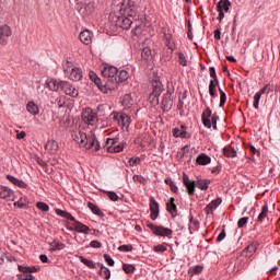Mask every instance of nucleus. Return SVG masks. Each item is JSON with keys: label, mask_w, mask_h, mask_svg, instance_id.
Here are the masks:
<instances>
[{"label": "nucleus", "mask_w": 280, "mask_h": 280, "mask_svg": "<svg viewBox=\"0 0 280 280\" xmlns=\"http://www.w3.org/2000/svg\"><path fill=\"white\" fill-rule=\"evenodd\" d=\"M122 106L130 107L132 106V96L130 94H125L122 97Z\"/></svg>", "instance_id": "obj_47"}, {"label": "nucleus", "mask_w": 280, "mask_h": 280, "mask_svg": "<svg viewBox=\"0 0 280 280\" xmlns=\"http://www.w3.org/2000/svg\"><path fill=\"white\" fill-rule=\"evenodd\" d=\"M257 248H259V243L253 242L243 250V253L245 257H253V255L257 253Z\"/></svg>", "instance_id": "obj_22"}, {"label": "nucleus", "mask_w": 280, "mask_h": 280, "mask_svg": "<svg viewBox=\"0 0 280 280\" xmlns=\"http://www.w3.org/2000/svg\"><path fill=\"white\" fill-rule=\"evenodd\" d=\"M13 205H14V207H19V209H23V208L27 207V197H21Z\"/></svg>", "instance_id": "obj_40"}, {"label": "nucleus", "mask_w": 280, "mask_h": 280, "mask_svg": "<svg viewBox=\"0 0 280 280\" xmlns=\"http://www.w3.org/2000/svg\"><path fill=\"white\" fill-rule=\"evenodd\" d=\"M230 8H231V1L229 0H221L217 3V10L219 12L220 23H222V20L224 19V12H229Z\"/></svg>", "instance_id": "obj_15"}, {"label": "nucleus", "mask_w": 280, "mask_h": 280, "mask_svg": "<svg viewBox=\"0 0 280 280\" xmlns=\"http://www.w3.org/2000/svg\"><path fill=\"white\" fill-rule=\"evenodd\" d=\"M50 246H52L51 250H65V244L60 242L54 241Z\"/></svg>", "instance_id": "obj_48"}, {"label": "nucleus", "mask_w": 280, "mask_h": 280, "mask_svg": "<svg viewBox=\"0 0 280 280\" xmlns=\"http://www.w3.org/2000/svg\"><path fill=\"white\" fill-rule=\"evenodd\" d=\"M118 250H120V253H130L132 252V245H121L118 247Z\"/></svg>", "instance_id": "obj_62"}, {"label": "nucleus", "mask_w": 280, "mask_h": 280, "mask_svg": "<svg viewBox=\"0 0 280 280\" xmlns=\"http://www.w3.org/2000/svg\"><path fill=\"white\" fill-rule=\"evenodd\" d=\"M265 93L268 95V93H272V86L270 84H266L262 89H260L255 95H254V103L253 106L256 110H259V102L261 100V96L265 95Z\"/></svg>", "instance_id": "obj_9"}, {"label": "nucleus", "mask_w": 280, "mask_h": 280, "mask_svg": "<svg viewBox=\"0 0 280 280\" xmlns=\"http://www.w3.org/2000/svg\"><path fill=\"white\" fill-rule=\"evenodd\" d=\"M189 275H200L202 272V266L197 265L188 270Z\"/></svg>", "instance_id": "obj_54"}, {"label": "nucleus", "mask_w": 280, "mask_h": 280, "mask_svg": "<svg viewBox=\"0 0 280 280\" xmlns=\"http://www.w3.org/2000/svg\"><path fill=\"white\" fill-rule=\"evenodd\" d=\"M72 139L75 143H79L80 148H85V150H91L92 152L100 151V142L93 132L86 135L82 129H74L72 131Z\"/></svg>", "instance_id": "obj_1"}, {"label": "nucleus", "mask_w": 280, "mask_h": 280, "mask_svg": "<svg viewBox=\"0 0 280 280\" xmlns=\"http://www.w3.org/2000/svg\"><path fill=\"white\" fill-rule=\"evenodd\" d=\"M149 229L153 231L154 235H158L160 237H172V229L165 228L163 225H154V224H149Z\"/></svg>", "instance_id": "obj_8"}, {"label": "nucleus", "mask_w": 280, "mask_h": 280, "mask_svg": "<svg viewBox=\"0 0 280 280\" xmlns=\"http://www.w3.org/2000/svg\"><path fill=\"white\" fill-rule=\"evenodd\" d=\"M100 275L105 279H110V269H108L104 265H101Z\"/></svg>", "instance_id": "obj_41"}, {"label": "nucleus", "mask_w": 280, "mask_h": 280, "mask_svg": "<svg viewBox=\"0 0 280 280\" xmlns=\"http://www.w3.org/2000/svg\"><path fill=\"white\" fill-rule=\"evenodd\" d=\"M79 38L83 45H91L93 43V33L89 30L82 31Z\"/></svg>", "instance_id": "obj_18"}, {"label": "nucleus", "mask_w": 280, "mask_h": 280, "mask_svg": "<svg viewBox=\"0 0 280 280\" xmlns=\"http://www.w3.org/2000/svg\"><path fill=\"white\" fill-rule=\"evenodd\" d=\"M103 257H104L106 264H108V266H115V260H113V259L110 258V255L104 254Z\"/></svg>", "instance_id": "obj_63"}, {"label": "nucleus", "mask_w": 280, "mask_h": 280, "mask_svg": "<svg viewBox=\"0 0 280 280\" xmlns=\"http://www.w3.org/2000/svg\"><path fill=\"white\" fill-rule=\"evenodd\" d=\"M0 198L7 202H14V190L8 186H0Z\"/></svg>", "instance_id": "obj_14"}, {"label": "nucleus", "mask_w": 280, "mask_h": 280, "mask_svg": "<svg viewBox=\"0 0 280 280\" xmlns=\"http://www.w3.org/2000/svg\"><path fill=\"white\" fill-rule=\"evenodd\" d=\"M26 110L31 115H38L40 113L38 105H36V103H34L33 101H31L26 104Z\"/></svg>", "instance_id": "obj_32"}, {"label": "nucleus", "mask_w": 280, "mask_h": 280, "mask_svg": "<svg viewBox=\"0 0 280 280\" xmlns=\"http://www.w3.org/2000/svg\"><path fill=\"white\" fill-rule=\"evenodd\" d=\"M140 163H141L140 158H131L128 161V164L130 165V167H135V165H139Z\"/></svg>", "instance_id": "obj_60"}, {"label": "nucleus", "mask_w": 280, "mask_h": 280, "mask_svg": "<svg viewBox=\"0 0 280 280\" xmlns=\"http://www.w3.org/2000/svg\"><path fill=\"white\" fill-rule=\"evenodd\" d=\"M119 138H108L105 142V148L109 154H117L119 152H124V148H126V143L121 142L119 144Z\"/></svg>", "instance_id": "obj_5"}, {"label": "nucleus", "mask_w": 280, "mask_h": 280, "mask_svg": "<svg viewBox=\"0 0 280 280\" xmlns=\"http://www.w3.org/2000/svg\"><path fill=\"white\" fill-rule=\"evenodd\" d=\"M117 68L113 66H106L102 70V75L105 79L107 91H115V89L119 86V81L117 80Z\"/></svg>", "instance_id": "obj_2"}, {"label": "nucleus", "mask_w": 280, "mask_h": 280, "mask_svg": "<svg viewBox=\"0 0 280 280\" xmlns=\"http://www.w3.org/2000/svg\"><path fill=\"white\" fill-rule=\"evenodd\" d=\"M77 10L83 16H91V14H93V12H95V2L91 1V2H88L85 5L78 4Z\"/></svg>", "instance_id": "obj_12"}, {"label": "nucleus", "mask_w": 280, "mask_h": 280, "mask_svg": "<svg viewBox=\"0 0 280 280\" xmlns=\"http://www.w3.org/2000/svg\"><path fill=\"white\" fill-rule=\"evenodd\" d=\"M56 214L60 215V218H65L66 220H70V222H75V218L73 215H71V213L60 210V209H56Z\"/></svg>", "instance_id": "obj_36"}, {"label": "nucleus", "mask_w": 280, "mask_h": 280, "mask_svg": "<svg viewBox=\"0 0 280 280\" xmlns=\"http://www.w3.org/2000/svg\"><path fill=\"white\" fill-rule=\"evenodd\" d=\"M172 106H174V101L172 100V93L166 92L162 100L163 110H165L166 113H170V110H172Z\"/></svg>", "instance_id": "obj_17"}, {"label": "nucleus", "mask_w": 280, "mask_h": 280, "mask_svg": "<svg viewBox=\"0 0 280 280\" xmlns=\"http://www.w3.org/2000/svg\"><path fill=\"white\" fill-rule=\"evenodd\" d=\"M82 121L88 124V126H95L100 119L97 118V113L91 108H85L82 112Z\"/></svg>", "instance_id": "obj_7"}, {"label": "nucleus", "mask_w": 280, "mask_h": 280, "mask_svg": "<svg viewBox=\"0 0 280 280\" xmlns=\"http://www.w3.org/2000/svg\"><path fill=\"white\" fill-rule=\"evenodd\" d=\"M62 67L69 80H72V82H80L82 80V69L73 66L70 61L63 62Z\"/></svg>", "instance_id": "obj_4"}, {"label": "nucleus", "mask_w": 280, "mask_h": 280, "mask_svg": "<svg viewBox=\"0 0 280 280\" xmlns=\"http://www.w3.org/2000/svg\"><path fill=\"white\" fill-rule=\"evenodd\" d=\"M79 260L81 261V264H84V266H88V268L95 269V265L93 264V260H89L83 256H79Z\"/></svg>", "instance_id": "obj_44"}, {"label": "nucleus", "mask_w": 280, "mask_h": 280, "mask_svg": "<svg viewBox=\"0 0 280 280\" xmlns=\"http://www.w3.org/2000/svg\"><path fill=\"white\" fill-rule=\"evenodd\" d=\"M209 73H210V78H212V81L215 82V84H220V81L218 80V74L215 73V68L210 67Z\"/></svg>", "instance_id": "obj_51"}, {"label": "nucleus", "mask_w": 280, "mask_h": 280, "mask_svg": "<svg viewBox=\"0 0 280 280\" xmlns=\"http://www.w3.org/2000/svg\"><path fill=\"white\" fill-rule=\"evenodd\" d=\"M7 179L9 180V183H12V185H15V187H20L21 189H25L27 187V184H25V182L12 175H7Z\"/></svg>", "instance_id": "obj_28"}, {"label": "nucleus", "mask_w": 280, "mask_h": 280, "mask_svg": "<svg viewBox=\"0 0 280 280\" xmlns=\"http://www.w3.org/2000/svg\"><path fill=\"white\" fill-rule=\"evenodd\" d=\"M197 165H209L211 163V158L205 153H201L196 159Z\"/></svg>", "instance_id": "obj_31"}, {"label": "nucleus", "mask_w": 280, "mask_h": 280, "mask_svg": "<svg viewBox=\"0 0 280 280\" xmlns=\"http://www.w3.org/2000/svg\"><path fill=\"white\" fill-rule=\"evenodd\" d=\"M36 207L37 209H39V211H45V212L49 211V206L45 202L39 201L36 203Z\"/></svg>", "instance_id": "obj_58"}, {"label": "nucleus", "mask_w": 280, "mask_h": 280, "mask_svg": "<svg viewBox=\"0 0 280 280\" xmlns=\"http://www.w3.org/2000/svg\"><path fill=\"white\" fill-rule=\"evenodd\" d=\"M164 88H163V83L161 82V80L155 79L152 81V95H161V93H163Z\"/></svg>", "instance_id": "obj_23"}, {"label": "nucleus", "mask_w": 280, "mask_h": 280, "mask_svg": "<svg viewBox=\"0 0 280 280\" xmlns=\"http://www.w3.org/2000/svg\"><path fill=\"white\" fill-rule=\"evenodd\" d=\"M174 198H170L166 202V211L171 213L172 218H176L178 215V208L176 207V203Z\"/></svg>", "instance_id": "obj_21"}, {"label": "nucleus", "mask_w": 280, "mask_h": 280, "mask_svg": "<svg viewBox=\"0 0 280 280\" xmlns=\"http://www.w3.org/2000/svg\"><path fill=\"white\" fill-rule=\"evenodd\" d=\"M219 93H220V104H219V106L222 107V106H224V104H226V93H224V91H222L221 88H219Z\"/></svg>", "instance_id": "obj_52"}, {"label": "nucleus", "mask_w": 280, "mask_h": 280, "mask_svg": "<svg viewBox=\"0 0 280 280\" xmlns=\"http://www.w3.org/2000/svg\"><path fill=\"white\" fill-rule=\"evenodd\" d=\"M267 218H268V205H265L261 207V212L259 213L256 221L259 222V224H261V222H265Z\"/></svg>", "instance_id": "obj_35"}, {"label": "nucleus", "mask_w": 280, "mask_h": 280, "mask_svg": "<svg viewBox=\"0 0 280 280\" xmlns=\"http://www.w3.org/2000/svg\"><path fill=\"white\" fill-rule=\"evenodd\" d=\"M245 148L246 150H249V152H252L253 155L259 156V150H257L253 144H246Z\"/></svg>", "instance_id": "obj_59"}, {"label": "nucleus", "mask_w": 280, "mask_h": 280, "mask_svg": "<svg viewBox=\"0 0 280 280\" xmlns=\"http://www.w3.org/2000/svg\"><path fill=\"white\" fill-rule=\"evenodd\" d=\"M150 211L151 220H156V218H159V202H156L154 197L150 198Z\"/></svg>", "instance_id": "obj_20"}, {"label": "nucleus", "mask_w": 280, "mask_h": 280, "mask_svg": "<svg viewBox=\"0 0 280 280\" xmlns=\"http://www.w3.org/2000/svg\"><path fill=\"white\" fill-rule=\"evenodd\" d=\"M117 25L122 30H130V25H132V20L129 16L122 15L117 20Z\"/></svg>", "instance_id": "obj_24"}, {"label": "nucleus", "mask_w": 280, "mask_h": 280, "mask_svg": "<svg viewBox=\"0 0 280 280\" xmlns=\"http://www.w3.org/2000/svg\"><path fill=\"white\" fill-rule=\"evenodd\" d=\"M88 207L92 211V213H94V215H104L102 210H100V208L97 206H95V203L89 201Z\"/></svg>", "instance_id": "obj_38"}, {"label": "nucleus", "mask_w": 280, "mask_h": 280, "mask_svg": "<svg viewBox=\"0 0 280 280\" xmlns=\"http://www.w3.org/2000/svg\"><path fill=\"white\" fill-rule=\"evenodd\" d=\"M159 96L160 95L150 94L151 104H153L154 106L159 105Z\"/></svg>", "instance_id": "obj_64"}, {"label": "nucleus", "mask_w": 280, "mask_h": 280, "mask_svg": "<svg viewBox=\"0 0 280 280\" xmlns=\"http://www.w3.org/2000/svg\"><path fill=\"white\" fill-rule=\"evenodd\" d=\"M73 222V228H74V231H77V233H84L85 235H89V226L83 224L82 222L78 221L74 219Z\"/></svg>", "instance_id": "obj_25"}, {"label": "nucleus", "mask_w": 280, "mask_h": 280, "mask_svg": "<svg viewBox=\"0 0 280 280\" xmlns=\"http://www.w3.org/2000/svg\"><path fill=\"white\" fill-rule=\"evenodd\" d=\"M183 183L184 187L186 188V192L188 196H194L196 194V180L189 179V176L187 174H183Z\"/></svg>", "instance_id": "obj_13"}, {"label": "nucleus", "mask_w": 280, "mask_h": 280, "mask_svg": "<svg viewBox=\"0 0 280 280\" xmlns=\"http://www.w3.org/2000/svg\"><path fill=\"white\" fill-rule=\"evenodd\" d=\"M63 81H57L56 79H50L46 82V86H48L49 91H61Z\"/></svg>", "instance_id": "obj_26"}, {"label": "nucleus", "mask_w": 280, "mask_h": 280, "mask_svg": "<svg viewBox=\"0 0 280 280\" xmlns=\"http://www.w3.org/2000/svg\"><path fill=\"white\" fill-rule=\"evenodd\" d=\"M217 86H220V84H217L215 81H210V83H209V93H210V96L212 98L215 97V88Z\"/></svg>", "instance_id": "obj_45"}, {"label": "nucleus", "mask_w": 280, "mask_h": 280, "mask_svg": "<svg viewBox=\"0 0 280 280\" xmlns=\"http://www.w3.org/2000/svg\"><path fill=\"white\" fill-rule=\"evenodd\" d=\"M89 78L92 82H94L97 89L102 91V93H108V88H106V81H102V79H100L94 71L89 72Z\"/></svg>", "instance_id": "obj_11"}, {"label": "nucleus", "mask_w": 280, "mask_h": 280, "mask_svg": "<svg viewBox=\"0 0 280 280\" xmlns=\"http://www.w3.org/2000/svg\"><path fill=\"white\" fill-rule=\"evenodd\" d=\"M141 58L145 65H152L154 56H152V49L150 47H144L141 52Z\"/></svg>", "instance_id": "obj_19"}, {"label": "nucleus", "mask_w": 280, "mask_h": 280, "mask_svg": "<svg viewBox=\"0 0 280 280\" xmlns=\"http://www.w3.org/2000/svg\"><path fill=\"white\" fill-rule=\"evenodd\" d=\"M18 279L19 280H32V279H34V276H32V273H28V272H23L21 275H18Z\"/></svg>", "instance_id": "obj_56"}, {"label": "nucleus", "mask_w": 280, "mask_h": 280, "mask_svg": "<svg viewBox=\"0 0 280 280\" xmlns=\"http://www.w3.org/2000/svg\"><path fill=\"white\" fill-rule=\"evenodd\" d=\"M116 12L120 14V16H130L135 19L137 16V3L132 0H122L118 5L115 8Z\"/></svg>", "instance_id": "obj_3"}, {"label": "nucleus", "mask_w": 280, "mask_h": 280, "mask_svg": "<svg viewBox=\"0 0 280 280\" xmlns=\"http://www.w3.org/2000/svg\"><path fill=\"white\" fill-rule=\"evenodd\" d=\"M121 116H122V114L121 113H117V112H113L110 114V117H112L113 121L118 124V126H121Z\"/></svg>", "instance_id": "obj_43"}, {"label": "nucleus", "mask_w": 280, "mask_h": 280, "mask_svg": "<svg viewBox=\"0 0 280 280\" xmlns=\"http://www.w3.org/2000/svg\"><path fill=\"white\" fill-rule=\"evenodd\" d=\"M177 58H178V62H179V65H182V67H187V57H185V54L177 52Z\"/></svg>", "instance_id": "obj_50"}, {"label": "nucleus", "mask_w": 280, "mask_h": 280, "mask_svg": "<svg viewBox=\"0 0 280 280\" xmlns=\"http://www.w3.org/2000/svg\"><path fill=\"white\" fill-rule=\"evenodd\" d=\"M189 231L191 233V231H198V228L200 226V222H198V220L194 219V217L190 215L189 218Z\"/></svg>", "instance_id": "obj_39"}, {"label": "nucleus", "mask_w": 280, "mask_h": 280, "mask_svg": "<svg viewBox=\"0 0 280 280\" xmlns=\"http://www.w3.org/2000/svg\"><path fill=\"white\" fill-rule=\"evenodd\" d=\"M130 121H131V118L130 116L126 115V114H122V116L120 117V125L119 126H122L124 127H128L130 126Z\"/></svg>", "instance_id": "obj_42"}, {"label": "nucleus", "mask_w": 280, "mask_h": 280, "mask_svg": "<svg viewBox=\"0 0 280 280\" xmlns=\"http://www.w3.org/2000/svg\"><path fill=\"white\" fill-rule=\"evenodd\" d=\"M223 154L224 156H226L228 159H235V156H237V151H235L233 148L231 147H226L223 149Z\"/></svg>", "instance_id": "obj_37"}, {"label": "nucleus", "mask_w": 280, "mask_h": 280, "mask_svg": "<svg viewBox=\"0 0 280 280\" xmlns=\"http://www.w3.org/2000/svg\"><path fill=\"white\" fill-rule=\"evenodd\" d=\"M220 116L218 114L211 115V108L207 107L201 114V121L205 128H211L212 125L218 124Z\"/></svg>", "instance_id": "obj_6"}, {"label": "nucleus", "mask_w": 280, "mask_h": 280, "mask_svg": "<svg viewBox=\"0 0 280 280\" xmlns=\"http://www.w3.org/2000/svg\"><path fill=\"white\" fill-rule=\"evenodd\" d=\"M45 150H47L49 154H56L58 152V142L55 140H48L45 145Z\"/></svg>", "instance_id": "obj_30"}, {"label": "nucleus", "mask_w": 280, "mask_h": 280, "mask_svg": "<svg viewBox=\"0 0 280 280\" xmlns=\"http://www.w3.org/2000/svg\"><path fill=\"white\" fill-rule=\"evenodd\" d=\"M164 40L165 45L171 51H174L176 49V43H174V38L172 37V34H164Z\"/></svg>", "instance_id": "obj_33"}, {"label": "nucleus", "mask_w": 280, "mask_h": 280, "mask_svg": "<svg viewBox=\"0 0 280 280\" xmlns=\"http://www.w3.org/2000/svg\"><path fill=\"white\" fill-rule=\"evenodd\" d=\"M248 224V217H243L237 221L238 229H244Z\"/></svg>", "instance_id": "obj_57"}, {"label": "nucleus", "mask_w": 280, "mask_h": 280, "mask_svg": "<svg viewBox=\"0 0 280 280\" xmlns=\"http://www.w3.org/2000/svg\"><path fill=\"white\" fill-rule=\"evenodd\" d=\"M61 91H63V93L66 95H69L70 97H78V95H80L78 89H75V86H73L71 83L67 81H63L61 83Z\"/></svg>", "instance_id": "obj_16"}, {"label": "nucleus", "mask_w": 280, "mask_h": 280, "mask_svg": "<svg viewBox=\"0 0 280 280\" xmlns=\"http://www.w3.org/2000/svg\"><path fill=\"white\" fill-rule=\"evenodd\" d=\"M209 185H211V180L209 179H198L196 182V186L198 189H201V191H207V189H209Z\"/></svg>", "instance_id": "obj_34"}, {"label": "nucleus", "mask_w": 280, "mask_h": 280, "mask_svg": "<svg viewBox=\"0 0 280 280\" xmlns=\"http://www.w3.org/2000/svg\"><path fill=\"white\" fill-rule=\"evenodd\" d=\"M153 250L154 253H165L167 250V244L164 243V244L155 245L153 246Z\"/></svg>", "instance_id": "obj_46"}, {"label": "nucleus", "mask_w": 280, "mask_h": 280, "mask_svg": "<svg viewBox=\"0 0 280 280\" xmlns=\"http://www.w3.org/2000/svg\"><path fill=\"white\" fill-rule=\"evenodd\" d=\"M10 36H12V28L7 24L0 25V45H2V47L8 45Z\"/></svg>", "instance_id": "obj_10"}, {"label": "nucleus", "mask_w": 280, "mask_h": 280, "mask_svg": "<svg viewBox=\"0 0 280 280\" xmlns=\"http://www.w3.org/2000/svg\"><path fill=\"white\" fill-rule=\"evenodd\" d=\"M107 196L113 202H117V200H119V196L117 195V192L107 191Z\"/></svg>", "instance_id": "obj_61"}, {"label": "nucleus", "mask_w": 280, "mask_h": 280, "mask_svg": "<svg viewBox=\"0 0 280 280\" xmlns=\"http://www.w3.org/2000/svg\"><path fill=\"white\" fill-rule=\"evenodd\" d=\"M122 270H124L127 275H132V272H135V266L128 265V264H124V265H122Z\"/></svg>", "instance_id": "obj_55"}, {"label": "nucleus", "mask_w": 280, "mask_h": 280, "mask_svg": "<svg viewBox=\"0 0 280 280\" xmlns=\"http://www.w3.org/2000/svg\"><path fill=\"white\" fill-rule=\"evenodd\" d=\"M173 137H175L176 139H189L191 137V135H189V132H187V130H182L179 128H174L173 129Z\"/></svg>", "instance_id": "obj_29"}, {"label": "nucleus", "mask_w": 280, "mask_h": 280, "mask_svg": "<svg viewBox=\"0 0 280 280\" xmlns=\"http://www.w3.org/2000/svg\"><path fill=\"white\" fill-rule=\"evenodd\" d=\"M219 205H222V198H217L212 200L206 208L205 211L207 214L213 213L219 207Z\"/></svg>", "instance_id": "obj_27"}, {"label": "nucleus", "mask_w": 280, "mask_h": 280, "mask_svg": "<svg viewBox=\"0 0 280 280\" xmlns=\"http://www.w3.org/2000/svg\"><path fill=\"white\" fill-rule=\"evenodd\" d=\"M18 270H20V272H28L31 275V272H36V267H25V266H18Z\"/></svg>", "instance_id": "obj_49"}, {"label": "nucleus", "mask_w": 280, "mask_h": 280, "mask_svg": "<svg viewBox=\"0 0 280 280\" xmlns=\"http://www.w3.org/2000/svg\"><path fill=\"white\" fill-rule=\"evenodd\" d=\"M126 80H128V72L122 70L119 72V74L117 77L118 84H119V82H126Z\"/></svg>", "instance_id": "obj_53"}]
</instances>
